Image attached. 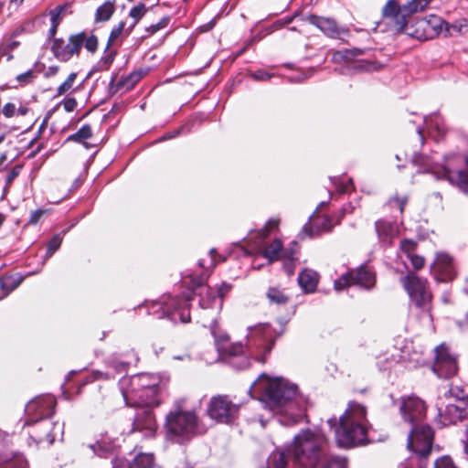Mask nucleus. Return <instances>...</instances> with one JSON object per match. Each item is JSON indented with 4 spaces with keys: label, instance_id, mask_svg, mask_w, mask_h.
<instances>
[{
    "label": "nucleus",
    "instance_id": "22",
    "mask_svg": "<svg viewBox=\"0 0 468 468\" xmlns=\"http://www.w3.org/2000/svg\"><path fill=\"white\" fill-rule=\"evenodd\" d=\"M79 45V40L75 39L73 35L69 36L67 43L62 38H55L51 46V51L58 60L67 62L74 55L78 56L80 54Z\"/></svg>",
    "mask_w": 468,
    "mask_h": 468
},
{
    "label": "nucleus",
    "instance_id": "26",
    "mask_svg": "<svg viewBox=\"0 0 468 468\" xmlns=\"http://www.w3.org/2000/svg\"><path fill=\"white\" fill-rule=\"evenodd\" d=\"M319 275L316 271L305 269L298 276V283L307 293L314 292L318 284Z\"/></svg>",
    "mask_w": 468,
    "mask_h": 468
},
{
    "label": "nucleus",
    "instance_id": "44",
    "mask_svg": "<svg viewBox=\"0 0 468 468\" xmlns=\"http://www.w3.org/2000/svg\"><path fill=\"white\" fill-rule=\"evenodd\" d=\"M77 73H70L68 78L63 81L57 90V96H61L69 92L76 80Z\"/></svg>",
    "mask_w": 468,
    "mask_h": 468
},
{
    "label": "nucleus",
    "instance_id": "15",
    "mask_svg": "<svg viewBox=\"0 0 468 468\" xmlns=\"http://www.w3.org/2000/svg\"><path fill=\"white\" fill-rule=\"evenodd\" d=\"M399 410L403 420L413 426L425 418L427 407L421 399L411 395L402 398Z\"/></svg>",
    "mask_w": 468,
    "mask_h": 468
},
{
    "label": "nucleus",
    "instance_id": "7",
    "mask_svg": "<svg viewBox=\"0 0 468 468\" xmlns=\"http://www.w3.org/2000/svg\"><path fill=\"white\" fill-rule=\"evenodd\" d=\"M211 333L214 335L215 344L219 355L228 365L238 370L250 367V362L244 353L242 345H228L229 336L227 335H218L214 328H212Z\"/></svg>",
    "mask_w": 468,
    "mask_h": 468
},
{
    "label": "nucleus",
    "instance_id": "52",
    "mask_svg": "<svg viewBox=\"0 0 468 468\" xmlns=\"http://www.w3.org/2000/svg\"><path fill=\"white\" fill-rule=\"evenodd\" d=\"M215 253H216V250L215 249H211L209 250L208 260L207 261L205 260V259L199 260L198 265L201 268L206 269V270H207L209 268L215 267V265H216V260H215V257H214Z\"/></svg>",
    "mask_w": 468,
    "mask_h": 468
},
{
    "label": "nucleus",
    "instance_id": "39",
    "mask_svg": "<svg viewBox=\"0 0 468 468\" xmlns=\"http://www.w3.org/2000/svg\"><path fill=\"white\" fill-rule=\"evenodd\" d=\"M432 0H411L409 3L401 5L402 10L406 12L407 16L410 17L413 14L422 11L425 7L431 2Z\"/></svg>",
    "mask_w": 468,
    "mask_h": 468
},
{
    "label": "nucleus",
    "instance_id": "48",
    "mask_svg": "<svg viewBox=\"0 0 468 468\" xmlns=\"http://www.w3.org/2000/svg\"><path fill=\"white\" fill-rule=\"evenodd\" d=\"M37 76V72L34 69H28L27 71L16 76V80L20 86H26L31 83Z\"/></svg>",
    "mask_w": 468,
    "mask_h": 468
},
{
    "label": "nucleus",
    "instance_id": "14",
    "mask_svg": "<svg viewBox=\"0 0 468 468\" xmlns=\"http://www.w3.org/2000/svg\"><path fill=\"white\" fill-rule=\"evenodd\" d=\"M375 282V273L366 267H360L336 280L335 282V288L339 291L344 289L346 286L358 285L366 289H370L374 286Z\"/></svg>",
    "mask_w": 468,
    "mask_h": 468
},
{
    "label": "nucleus",
    "instance_id": "55",
    "mask_svg": "<svg viewBox=\"0 0 468 468\" xmlns=\"http://www.w3.org/2000/svg\"><path fill=\"white\" fill-rule=\"evenodd\" d=\"M108 365L110 367L113 368L118 373H122L126 371L128 367V363L123 361H118L115 358L109 359Z\"/></svg>",
    "mask_w": 468,
    "mask_h": 468
},
{
    "label": "nucleus",
    "instance_id": "61",
    "mask_svg": "<svg viewBox=\"0 0 468 468\" xmlns=\"http://www.w3.org/2000/svg\"><path fill=\"white\" fill-rule=\"evenodd\" d=\"M64 110L68 112H73L77 107V101L75 98H66L62 101Z\"/></svg>",
    "mask_w": 468,
    "mask_h": 468
},
{
    "label": "nucleus",
    "instance_id": "31",
    "mask_svg": "<svg viewBox=\"0 0 468 468\" xmlns=\"http://www.w3.org/2000/svg\"><path fill=\"white\" fill-rule=\"evenodd\" d=\"M115 11V2L106 1L100 5L95 13V22H106L110 20Z\"/></svg>",
    "mask_w": 468,
    "mask_h": 468
},
{
    "label": "nucleus",
    "instance_id": "11",
    "mask_svg": "<svg viewBox=\"0 0 468 468\" xmlns=\"http://www.w3.org/2000/svg\"><path fill=\"white\" fill-rule=\"evenodd\" d=\"M239 407L226 395L213 396L207 408V415L219 423L232 424L238 418Z\"/></svg>",
    "mask_w": 468,
    "mask_h": 468
},
{
    "label": "nucleus",
    "instance_id": "9",
    "mask_svg": "<svg viewBox=\"0 0 468 468\" xmlns=\"http://www.w3.org/2000/svg\"><path fill=\"white\" fill-rule=\"evenodd\" d=\"M400 281L416 307L430 313L431 292L428 288L427 280L410 272L407 276L401 278Z\"/></svg>",
    "mask_w": 468,
    "mask_h": 468
},
{
    "label": "nucleus",
    "instance_id": "59",
    "mask_svg": "<svg viewBox=\"0 0 468 468\" xmlns=\"http://www.w3.org/2000/svg\"><path fill=\"white\" fill-rule=\"evenodd\" d=\"M408 260L410 261L411 265L415 270H420L424 266V258L416 254H412L408 257Z\"/></svg>",
    "mask_w": 468,
    "mask_h": 468
},
{
    "label": "nucleus",
    "instance_id": "35",
    "mask_svg": "<svg viewBox=\"0 0 468 468\" xmlns=\"http://www.w3.org/2000/svg\"><path fill=\"white\" fill-rule=\"evenodd\" d=\"M145 13L146 5L144 3H139L130 10L129 16L133 18V21L128 27H126V36L131 34L133 27L137 25V23L141 20Z\"/></svg>",
    "mask_w": 468,
    "mask_h": 468
},
{
    "label": "nucleus",
    "instance_id": "23",
    "mask_svg": "<svg viewBox=\"0 0 468 468\" xmlns=\"http://www.w3.org/2000/svg\"><path fill=\"white\" fill-rule=\"evenodd\" d=\"M306 19L310 24L317 27L326 36L332 38H339L342 35H347L349 32L346 27L338 26L335 20L332 18L310 15Z\"/></svg>",
    "mask_w": 468,
    "mask_h": 468
},
{
    "label": "nucleus",
    "instance_id": "43",
    "mask_svg": "<svg viewBox=\"0 0 468 468\" xmlns=\"http://www.w3.org/2000/svg\"><path fill=\"white\" fill-rule=\"evenodd\" d=\"M363 53L361 49L354 48V49H345L342 51H337L334 54V59L338 60H345V61H350L355 57L359 56Z\"/></svg>",
    "mask_w": 468,
    "mask_h": 468
},
{
    "label": "nucleus",
    "instance_id": "8",
    "mask_svg": "<svg viewBox=\"0 0 468 468\" xmlns=\"http://www.w3.org/2000/svg\"><path fill=\"white\" fill-rule=\"evenodd\" d=\"M208 277V273L203 272L200 275H189L191 286L193 289L200 288L199 305L202 309L215 308L220 310L223 303L224 295L229 291L230 287L226 283L218 289L204 287L203 284Z\"/></svg>",
    "mask_w": 468,
    "mask_h": 468
},
{
    "label": "nucleus",
    "instance_id": "57",
    "mask_svg": "<svg viewBox=\"0 0 468 468\" xmlns=\"http://www.w3.org/2000/svg\"><path fill=\"white\" fill-rule=\"evenodd\" d=\"M333 183L335 186L338 192L346 193L349 190V186L353 184V180L349 178L347 183H344L340 182L338 178H334Z\"/></svg>",
    "mask_w": 468,
    "mask_h": 468
},
{
    "label": "nucleus",
    "instance_id": "28",
    "mask_svg": "<svg viewBox=\"0 0 468 468\" xmlns=\"http://www.w3.org/2000/svg\"><path fill=\"white\" fill-rule=\"evenodd\" d=\"M73 36L74 38L79 40L80 42V50L83 46L87 49V51L92 54H94L98 50L99 41L98 37L95 35H88L85 31H82Z\"/></svg>",
    "mask_w": 468,
    "mask_h": 468
},
{
    "label": "nucleus",
    "instance_id": "17",
    "mask_svg": "<svg viewBox=\"0 0 468 468\" xmlns=\"http://www.w3.org/2000/svg\"><path fill=\"white\" fill-rule=\"evenodd\" d=\"M382 16L388 21L399 32H406L408 35L413 36L407 27L408 18L406 12L402 10V6L396 0H388L382 9Z\"/></svg>",
    "mask_w": 468,
    "mask_h": 468
},
{
    "label": "nucleus",
    "instance_id": "18",
    "mask_svg": "<svg viewBox=\"0 0 468 468\" xmlns=\"http://www.w3.org/2000/svg\"><path fill=\"white\" fill-rule=\"evenodd\" d=\"M431 271L437 282L452 281L456 275L452 258L444 252L438 253L431 266Z\"/></svg>",
    "mask_w": 468,
    "mask_h": 468
},
{
    "label": "nucleus",
    "instance_id": "4",
    "mask_svg": "<svg viewBox=\"0 0 468 468\" xmlns=\"http://www.w3.org/2000/svg\"><path fill=\"white\" fill-rule=\"evenodd\" d=\"M160 378L157 375L150 373H140L132 376L129 378H122L121 381V389L125 403H138L143 401V392H147V396H154L159 393Z\"/></svg>",
    "mask_w": 468,
    "mask_h": 468
},
{
    "label": "nucleus",
    "instance_id": "63",
    "mask_svg": "<svg viewBox=\"0 0 468 468\" xmlns=\"http://www.w3.org/2000/svg\"><path fill=\"white\" fill-rule=\"evenodd\" d=\"M44 213L45 211L42 209H37L35 211H32L28 222L30 224H37Z\"/></svg>",
    "mask_w": 468,
    "mask_h": 468
},
{
    "label": "nucleus",
    "instance_id": "6",
    "mask_svg": "<svg viewBox=\"0 0 468 468\" xmlns=\"http://www.w3.org/2000/svg\"><path fill=\"white\" fill-rule=\"evenodd\" d=\"M414 165L418 166L420 172L430 173L434 176L437 180H447V174L456 176V166H463L468 163V157L463 154H454L445 157L444 163L440 165L432 160L431 157L424 154H414L412 158Z\"/></svg>",
    "mask_w": 468,
    "mask_h": 468
},
{
    "label": "nucleus",
    "instance_id": "60",
    "mask_svg": "<svg viewBox=\"0 0 468 468\" xmlns=\"http://www.w3.org/2000/svg\"><path fill=\"white\" fill-rule=\"evenodd\" d=\"M169 22L168 18H163L160 22L151 25L149 27L146 28V31L149 32V35H153L156 33L158 30L165 27Z\"/></svg>",
    "mask_w": 468,
    "mask_h": 468
},
{
    "label": "nucleus",
    "instance_id": "49",
    "mask_svg": "<svg viewBox=\"0 0 468 468\" xmlns=\"http://www.w3.org/2000/svg\"><path fill=\"white\" fill-rule=\"evenodd\" d=\"M62 242V238L59 235H55L48 242L47 248L46 256L48 258L51 257L57 250L60 247Z\"/></svg>",
    "mask_w": 468,
    "mask_h": 468
},
{
    "label": "nucleus",
    "instance_id": "45",
    "mask_svg": "<svg viewBox=\"0 0 468 468\" xmlns=\"http://www.w3.org/2000/svg\"><path fill=\"white\" fill-rule=\"evenodd\" d=\"M122 33L126 36L125 23L123 21L120 22L112 29L107 45L112 46Z\"/></svg>",
    "mask_w": 468,
    "mask_h": 468
},
{
    "label": "nucleus",
    "instance_id": "21",
    "mask_svg": "<svg viewBox=\"0 0 468 468\" xmlns=\"http://www.w3.org/2000/svg\"><path fill=\"white\" fill-rule=\"evenodd\" d=\"M36 427L31 433L37 442L48 441L52 444L58 434L63 432V425L59 423H53L48 420H37L34 422Z\"/></svg>",
    "mask_w": 468,
    "mask_h": 468
},
{
    "label": "nucleus",
    "instance_id": "64",
    "mask_svg": "<svg viewBox=\"0 0 468 468\" xmlns=\"http://www.w3.org/2000/svg\"><path fill=\"white\" fill-rule=\"evenodd\" d=\"M59 70V68L58 66H50L48 68V69L44 73L45 78H51L55 76Z\"/></svg>",
    "mask_w": 468,
    "mask_h": 468
},
{
    "label": "nucleus",
    "instance_id": "12",
    "mask_svg": "<svg viewBox=\"0 0 468 468\" xmlns=\"http://www.w3.org/2000/svg\"><path fill=\"white\" fill-rule=\"evenodd\" d=\"M433 442V431L429 425H413L408 437L407 447L422 458L431 452Z\"/></svg>",
    "mask_w": 468,
    "mask_h": 468
},
{
    "label": "nucleus",
    "instance_id": "50",
    "mask_svg": "<svg viewBox=\"0 0 468 468\" xmlns=\"http://www.w3.org/2000/svg\"><path fill=\"white\" fill-rule=\"evenodd\" d=\"M22 169V165H15L11 171L7 174L5 177V186L4 191L7 192L9 186L12 184V182L18 176Z\"/></svg>",
    "mask_w": 468,
    "mask_h": 468
},
{
    "label": "nucleus",
    "instance_id": "51",
    "mask_svg": "<svg viewBox=\"0 0 468 468\" xmlns=\"http://www.w3.org/2000/svg\"><path fill=\"white\" fill-rule=\"evenodd\" d=\"M407 203H408V197H406V196L401 197H393L388 201V204L391 207H398V209H399L400 214L403 213L404 207H405Z\"/></svg>",
    "mask_w": 468,
    "mask_h": 468
},
{
    "label": "nucleus",
    "instance_id": "46",
    "mask_svg": "<svg viewBox=\"0 0 468 468\" xmlns=\"http://www.w3.org/2000/svg\"><path fill=\"white\" fill-rule=\"evenodd\" d=\"M66 9L67 5H58L54 9L50 10L49 16L51 24L58 26L63 18Z\"/></svg>",
    "mask_w": 468,
    "mask_h": 468
},
{
    "label": "nucleus",
    "instance_id": "30",
    "mask_svg": "<svg viewBox=\"0 0 468 468\" xmlns=\"http://www.w3.org/2000/svg\"><path fill=\"white\" fill-rule=\"evenodd\" d=\"M425 124L429 131L434 132L438 136H442L446 128L442 118L439 114H431L424 118Z\"/></svg>",
    "mask_w": 468,
    "mask_h": 468
},
{
    "label": "nucleus",
    "instance_id": "47",
    "mask_svg": "<svg viewBox=\"0 0 468 468\" xmlns=\"http://www.w3.org/2000/svg\"><path fill=\"white\" fill-rule=\"evenodd\" d=\"M279 224L280 220L278 218H271L268 220L265 226L258 233L260 238H266L271 231L278 229Z\"/></svg>",
    "mask_w": 468,
    "mask_h": 468
},
{
    "label": "nucleus",
    "instance_id": "37",
    "mask_svg": "<svg viewBox=\"0 0 468 468\" xmlns=\"http://www.w3.org/2000/svg\"><path fill=\"white\" fill-rule=\"evenodd\" d=\"M154 464V456L150 453H140L130 463L128 468H151Z\"/></svg>",
    "mask_w": 468,
    "mask_h": 468
},
{
    "label": "nucleus",
    "instance_id": "62",
    "mask_svg": "<svg viewBox=\"0 0 468 468\" xmlns=\"http://www.w3.org/2000/svg\"><path fill=\"white\" fill-rule=\"evenodd\" d=\"M16 107L12 102H8V103L5 104L2 109V112L6 118L13 117L16 113Z\"/></svg>",
    "mask_w": 468,
    "mask_h": 468
},
{
    "label": "nucleus",
    "instance_id": "34",
    "mask_svg": "<svg viewBox=\"0 0 468 468\" xmlns=\"http://www.w3.org/2000/svg\"><path fill=\"white\" fill-rule=\"evenodd\" d=\"M420 25L422 27L424 30H427L428 27H431L433 29V32L425 36V38H428L433 37L434 36L441 32L444 26V21L439 16H432L429 20L420 21Z\"/></svg>",
    "mask_w": 468,
    "mask_h": 468
},
{
    "label": "nucleus",
    "instance_id": "19",
    "mask_svg": "<svg viewBox=\"0 0 468 468\" xmlns=\"http://www.w3.org/2000/svg\"><path fill=\"white\" fill-rule=\"evenodd\" d=\"M133 431H144V436H153L156 429V420L150 407H134Z\"/></svg>",
    "mask_w": 468,
    "mask_h": 468
},
{
    "label": "nucleus",
    "instance_id": "13",
    "mask_svg": "<svg viewBox=\"0 0 468 468\" xmlns=\"http://www.w3.org/2000/svg\"><path fill=\"white\" fill-rule=\"evenodd\" d=\"M432 371L442 378H450L455 376L458 371L456 356L451 354L449 348L444 345H440L435 348Z\"/></svg>",
    "mask_w": 468,
    "mask_h": 468
},
{
    "label": "nucleus",
    "instance_id": "36",
    "mask_svg": "<svg viewBox=\"0 0 468 468\" xmlns=\"http://www.w3.org/2000/svg\"><path fill=\"white\" fill-rule=\"evenodd\" d=\"M23 281L21 276H9L0 280V288L4 292V297L16 289Z\"/></svg>",
    "mask_w": 468,
    "mask_h": 468
},
{
    "label": "nucleus",
    "instance_id": "5",
    "mask_svg": "<svg viewBox=\"0 0 468 468\" xmlns=\"http://www.w3.org/2000/svg\"><path fill=\"white\" fill-rule=\"evenodd\" d=\"M194 292H188L182 297H168L154 302L149 307V314L157 318H168L174 323H188L190 321L189 302L193 299Z\"/></svg>",
    "mask_w": 468,
    "mask_h": 468
},
{
    "label": "nucleus",
    "instance_id": "16",
    "mask_svg": "<svg viewBox=\"0 0 468 468\" xmlns=\"http://www.w3.org/2000/svg\"><path fill=\"white\" fill-rule=\"evenodd\" d=\"M56 399L52 396H45L33 399L26 406L27 413L31 416L30 420L26 422L30 425L31 422H37V420H47L50 418L55 411Z\"/></svg>",
    "mask_w": 468,
    "mask_h": 468
},
{
    "label": "nucleus",
    "instance_id": "1",
    "mask_svg": "<svg viewBox=\"0 0 468 468\" xmlns=\"http://www.w3.org/2000/svg\"><path fill=\"white\" fill-rule=\"evenodd\" d=\"M250 396L263 402L276 413L291 414L294 408L297 386L282 378H271L262 373L249 390Z\"/></svg>",
    "mask_w": 468,
    "mask_h": 468
},
{
    "label": "nucleus",
    "instance_id": "27",
    "mask_svg": "<svg viewBox=\"0 0 468 468\" xmlns=\"http://www.w3.org/2000/svg\"><path fill=\"white\" fill-rule=\"evenodd\" d=\"M286 250L287 248H283L282 240L275 239L271 243L265 246L262 255L270 262H273L279 261L282 258L283 251Z\"/></svg>",
    "mask_w": 468,
    "mask_h": 468
},
{
    "label": "nucleus",
    "instance_id": "40",
    "mask_svg": "<svg viewBox=\"0 0 468 468\" xmlns=\"http://www.w3.org/2000/svg\"><path fill=\"white\" fill-rule=\"evenodd\" d=\"M160 404L159 393H155L154 396L147 392H143V401L138 403H126L129 407H150L154 408Z\"/></svg>",
    "mask_w": 468,
    "mask_h": 468
},
{
    "label": "nucleus",
    "instance_id": "25",
    "mask_svg": "<svg viewBox=\"0 0 468 468\" xmlns=\"http://www.w3.org/2000/svg\"><path fill=\"white\" fill-rule=\"evenodd\" d=\"M296 246L297 243L295 241L292 242V246L288 247L286 251H283V254H282V258L280 259L282 261L284 271L289 276L294 274L295 267L298 262Z\"/></svg>",
    "mask_w": 468,
    "mask_h": 468
},
{
    "label": "nucleus",
    "instance_id": "29",
    "mask_svg": "<svg viewBox=\"0 0 468 468\" xmlns=\"http://www.w3.org/2000/svg\"><path fill=\"white\" fill-rule=\"evenodd\" d=\"M92 136V130L90 124H84L81 126L75 133L70 134L67 141L75 142L78 144H81L85 148L89 149L90 147V144L86 142V140L90 139Z\"/></svg>",
    "mask_w": 468,
    "mask_h": 468
},
{
    "label": "nucleus",
    "instance_id": "24",
    "mask_svg": "<svg viewBox=\"0 0 468 468\" xmlns=\"http://www.w3.org/2000/svg\"><path fill=\"white\" fill-rule=\"evenodd\" d=\"M375 230L379 243L382 246H390L398 234V226L395 221L378 219L375 222Z\"/></svg>",
    "mask_w": 468,
    "mask_h": 468
},
{
    "label": "nucleus",
    "instance_id": "32",
    "mask_svg": "<svg viewBox=\"0 0 468 468\" xmlns=\"http://www.w3.org/2000/svg\"><path fill=\"white\" fill-rule=\"evenodd\" d=\"M115 447L116 445L113 441H106L105 439L90 445L93 452L100 457H107L108 454L113 453Z\"/></svg>",
    "mask_w": 468,
    "mask_h": 468
},
{
    "label": "nucleus",
    "instance_id": "42",
    "mask_svg": "<svg viewBox=\"0 0 468 468\" xmlns=\"http://www.w3.org/2000/svg\"><path fill=\"white\" fill-rule=\"evenodd\" d=\"M141 72H132L124 80H120L117 83V90H120L121 88H125L126 90H129L133 88L141 80Z\"/></svg>",
    "mask_w": 468,
    "mask_h": 468
},
{
    "label": "nucleus",
    "instance_id": "56",
    "mask_svg": "<svg viewBox=\"0 0 468 468\" xmlns=\"http://www.w3.org/2000/svg\"><path fill=\"white\" fill-rule=\"evenodd\" d=\"M434 468H456L452 460L448 456L438 459L434 463Z\"/></svg>",
    "mask_w": 468,
    "mask_h": 468
},
{
    "label": "nucleus",
    "instance_id": "58",
    "mask_svg": "<svg viewBox=\"0 0 468 468\" xmlns=\"http://www.w3.org/2000/svg\"><path fill=\"white\" fill-rule=\"evenodd\" d=\"M250 76L255 80L264 81V80H270L271 78L272 74L269 73L268 71H266L264 69H258L256 71L251 72Z\"/></svg>",
    "mask_w": 468,
    "mask_h": 468
},
{
    "label": "nucleus",
    "instance_id": "54",
    "mask_svg": "<svg viewBox=\"0 0 468 468\" xmlns=\"http://www.w3.org/2000/svg\"><path fill=\"white\" fill-rule=\"evenodd\" d=\"M0 468H27V463L24 458L18 457L16 460L0 465Z\"/></svg>",
    "mask_w": 468,
    "mask_h": 468
},
{
    "label": "nucleus",
    "instance_id": "10",
    "mask_svg": "<svg viewBox=\"0 0 468 468\" xmlns=\"http://www.w3.org/2000/svg\"><path fill=\"white\" fill-rule=\"evenodd\" d=\"M275 339L270 325L261 324L252 329L248 335V346L255 360L264 363L266 356L271 351Z\"/></svg>",
    "mask_w": 468,
    "mask_h": 468
},
{
    "label": "nucleus",
    "instance_id": "41",
    "mask_svg": "<svg viewBox=\"0 0 468 468\" xmlns=\"http://www.w3.org/2000/svg\"><path fill=\"white\" fill-rule=\"evenodd\" d=\"M444 398L452 399L455 404L461 405V399L468 400V395L460 388H451L444 393Z\"/></svg>",
    "mask_w": 468,
    "mask_h": 468
},
{
    "label": "nucleus",
    "instance_id": "3",
    "mask_svg": "<svg viewBox=\"0 0 468 468\" xmlns=\"http://www.w3.org/2000/svg\"><path fill=\"white\" fill-rule=\"evenodd\" d=\"M165 429L170 440L184 443L196 434L197 416L192 411L185 410L181 402H176L166 415Z\"/></svg>",
    "mask_w": 468,
    "mask_h": 468
},
{
    "label": "nucleus",
    "instance_id": "53",
    "mask_svg": "<svg viewBox=\"0 0 468 468\" xmlns=\"http://www.w3.org/2000/svg\"><path fill=\"white\" fill-rule=\"evenodd\" d=\"M416 242L410 239H404L400 243V249L403 252L406 253L407 258L410 255L414 254V250L416 248Z\"/></svg>",
    "mask_w": 468,
    "mask_h": 468
},
{
    "label": "nucleus",
    "instance_id": "38",
    "mask_svg": "<svg viewBox=\"0 0 468 468\" xmlns=\"http://www.w3.org/2000/svg\"><path fill=\"white\" fill-rule=\"evenodd\" d=\"M266 295L271 303L276 304H286L289 301V296L278 287H270Z\"/></svg>",
    "mask_w": 468,
    "mask_h": 468
},
{
    "label": "nucleus",
    "instance_id": "33",
    "mask_svg": "<svg viewBox=\"0 0 468 468\" xmlns=\"http://www.w3.org/2000/svg\"><path fill=\"white\" fill-rule=\"evenodd\" d=\"M116 55L117 50L112 48V46L106 45L103 54L97 64L98 70H108L111 68L112 62L114 61Z\"/></svg>",
    "mask_w": 468,
    "mask_h": 468
},
{
    "label": "nucleus",
    "instance_id": "2",
    "mask_svg": "<svg viewBox=\"0 0 468 468\" xmlns=\"http://www.w3.org/2000/svg\"><path fill=\"white\" fill-rule=\"evenodd\" d=\"M327 423L335 429V436L338 446L349 448L367 441V410L356 402H350L345 413L339 418L328 419Z\"/></svg>",
    "mask_w": 468,
    "mask_h": 468
},
{
    "label": "nucleus",
    "instance_id": "20",
    "mask_svg": "<svg viewBox=\"0 0 468 468\" xmlns=\"http://www.w3.org/2000/svg\"><path fill=\"white\" fill-rule=\"evenodd\" d=\"M468 400L461 399V405L449 402L444 409L439 407V422L442 426L456 424L463 420L467 414Z\"/></svg>",
    "mask_w": 468,
    "mask_h": 468
}]
</instances>
